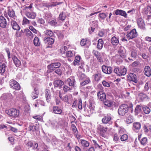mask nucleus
Returning a JSON list of instances; mask_svg holds the SVG:
<instances>
[{"label": "nucleus", "mask_w": 151, "mask_h": 151, "mask_svg": "<svg viewBox=\"0 0 151 151\" xmlns=\"http://www.w3.org/2000/svg\"><path fill=\"white\" fill-rule=\"evenodd\" d=\"M129 106L126 104L121 105L119 107L118 110V113L120 115L123 116L126 114L128 111Z\"/></svg>", "instance_id": "nucleus-1"}, {"label": "nucleus", "mask_w": 151, "mask_h": 151, "mask_svg": "<svg viewBox=\"0 0 151 151\" xmlns=\"http://www.w3.org/2000/svg\"><path fill=\"white\" fill-rule=\"evenodd\" d=\"M6 112L10 116L13 117H17L19 114V111L15 108H12L9 110H7Z\"/></svg>", "instance_id": "nucleus-2"}, {"label": "nucleus", "mask_w": 151, "mask_h": 151, "mask_svg": "<svg viewBox=\"0 0 151 151\" xmlns=\"http://www.w3.org/2000/svg\"><path fill=\"white\" fill-rule=\"evenodd\" d=\"M137 33L136 29H134L130 32H127L126 37L128 40H130L137 37Z\"/></svg>", "instance_id": "nucleus-3"}, {"label": "nucleus", "mask_w": 151, "mask_h": 151, "mask_svg": "<svg viewBox=\"0 0 151 151\" xmlns=\"http://www.w3.org/2000/svg\"><path fill=\"white\" fill-rule=\"evenodd\" d=\"M9 85L11 88L16 90H19L20 89V86L18 82L14 80H11L9 82Z\"/></svg>", "instance_id": "nucleus-4"}, {"label": "nucleus", "mask_w": 151, "mask_h": 151, "mask_svg": "<svg viewBox=\"0 0 151 151\" xmlns=\"http://www.w3.org/2000/svg\"><path fill=\"white\" fill-rule=\"evenodd\" d=\"M112 117L110 114H107L104 116L102 119V122L105 124L109 123V124L112 123Z\"/></svg>", "instance_id": "nucleus-5"}, {"label": "nucleus", "mask_w": 151, "mask_h": 151, "mask_svg": "<svg viewBox=\"0 0 151 151\" xmlns=\"http://www.w3.org/2000/svg\"><path fill=\"white\" fill-rule=\"evenodd\" d=\"M101 68L103 72L106 74H110L112 72V68L110 66H107L103 65L102 66Z\"/></svg>", "instance_id": "nucleus-6"}, {"label": "nucleus", "mask_w": 151, "mask_h": 151, "mask_svg": "<svg viewBox=\"0 0 151 151\" xmlns=\"http://www.w3.org/2000/svg\"><path fill=\"white\" fill-rule=\"evenodd\" d=\"M61 65V63L58 62L52 63L47 66V68L49 70L52 71L55 70V69L59 68Z\"/></svg>", "instance_id": "nucleus-7"}, {"label": "nucleus", "mask_w": 151, "mask_h": 151, "mask_svg": "<svg viewBox=\"0 0 151 151\" xmlns=\"http://www.w3.org/2000/svg\"><path fill=\"white\" fill-rule=\"evenodd\" d=\"M107 128L104 127L100 125H99L97 127V129L99 132L101 136L104 137L106 132Z\"/></svg>", "instance_id": "nucleus-8"}, {"label": "nucleus", "mask_w": 151, "mask_h": 151, "mask_svg": "<svg viewBox=\"0 0 151 151\" xmlns=\"http://www.w3.org/2000/svg\"><path fill=\"white\" fill-rule=\"evenodd\" d=\"M12 98V94L9 93H7L2 94L0 97V99L1 100H6L8 101H10Z\"/></svg>", "instance_id": "nucleus-9"}, {"label": "nucleus", "mask_w": 151, "mask_h": 151, "mask_svg": "<svg viewBox=\"0 0 151 151\" xmlns=\"http://www.w3.org/2000/svg\"><path fill=\"white\" fill-rule=\"evenodd\" d=\"M44 42L47 45H50L54 43V40L52 38L48 37H45L43 38Z\"/></svg>", "instance_id": "nucleus-10"}, {"label": "nucleus", "mask_w": 151, "mask_h": 151, "mask_svg": "<svg viewBox=\"0 0 151 151\" xmlns=\"http://www.w3.org/2000/svg\"><path fill=\"white\" fill-rule=\"evenodd\" d=\"M116 15H120L121 16L124 17L125 18H127V14L126 12L121 9H117L114 12Z\"/></svg>", "instance_id": "nucleus-11"}, {"label": "nucleus", "mask_w": 151, "mask_h": 151, "mask_svg": "<svg viewBox=\"0 0 151 151\" xmlns=\"http://www.w3.org/2000/svg\"><path fill=\"white\" fill-rule=\"evenodd\" d=\"M137 24L139 27L141 29H144L145 28V24L143 20L141 18H139L137 20Z\"/></svg>", "instance_id": "nucleus-12"}, {"label": "nucleus", "mask_w": 151, "mask_h": 151, "mask_svg": "<svg viewBox=\"0 0 151 151\" xmlns=\"http://www.w3.org/2000/svg\"><path fill=\"white\" fill-rule=\"evenodd\" d=\"M7 25V22L5 18L2 16H0V27L5 28Z\"/></svg>", "instance_id": "nucleus-13"}, {"label": "nucleus", "mask_w": 151, "mask_h": 151, "mask_svg": "<svg viewBox=\"0 0 151 151\" xmlns=\"http://www.w3.org/2000/svg\"><path fill=\"white\" fill-rule=\"evenodd\" d=\"M45 94L47 101L49 103L51 101V93L50 91L46 89L45 90Z\"/></svg>", "instance_id": "nucleus-14"}, {"label": "nucleus", "mask_w": 151, "mask_h": 151, "mask_svg": "<svg viewBox=\"0 0 151 151\" xmlns=\"http://www.w3.org/2000/svg\"><path fill=\"white\" fill-rule=\"evenodd\" d=\"M99 99L101 101H104L106 99V96L105 93L103 91H99L97 94Z\"/></svg>", "instance_id": "nucleus-15"}, {"label": "nucleus", "mask_w": 151, "mask_h": 151, "mask_svg": "<svg viewBox=\"0 0 151 151\" xmlns=\"http://www.w3.org/2000/svg\"><path fill=\"white\" fill-rule=\"evenodd\" d=\"M53 84L55 87H59L60 88H62L64 85V82L60 80H56L54 81Z\"/></svg>", "instance_id": "nucleus-16"}, {"label": "nucleus", "mask_w": 151, "mask_h": 151, "mask_svg": "<svg viewBox=\"0 0 151 151\" xmlns=\"http://www.w3.org/2000/svg\"><path fill=\"white\" fill-rule=\"evenodd\" d=\"M144 74L147 77L151 76V70L150 67L148 66H145L144 68Z\"/></svg>", "instance_id": "nucleus-17"}, {"label": "nucleus", "mask_w": 151, "mask_h": 151, "mask_svg": "<svg viewBox=\"0 0 151 151\" xmlns=\"http://www.w3.org/2000/svg\"><path fill=\"white\" fill-rule=\"evenodd\" d=\"M92 53L95 56L99 62H101L103 61L101 57L100 53L97 50H93L92 52Z\"/></svg>", "instance_id": "nucleus-18"}, {"label": "nucleus", "mask_w": 151, "mask_h": 151, "mask_svg": "<svg viewBox=\"0 0 151 151\" xmlns=\"http://www.w3.org/2000/svg\"><path fill=\"white\" fill-rule=\"evenodd\" d=\"M118 53L119 54L120 56L122 58H125V52L124 47L122 46H120L119 47L118 50Z\"/></svg>", "instance_id": "nucleus-19"}, {"label": "nucleus", "mask_w": 151, "mask_h": 151, "mask_svg": "<svg viewBox=\"0 0 151 151\" xmlns=\"http://www.w3.org/2000/svg\"><path fill=\"white\" fill-rule=\"evenodd\" d=\"M111 42L113 46L117 45L119 43V38L118 37H113L111 40Z\"/></svg>", "instance_id": "nucleus-20"}, {"label": "nucleus", "mask_w": 151, "mask_h": 151, "mask_svg": "<svg viewBox=\"0 0 151 151\" xmlns=\"http://www.w3.org/2000/svg\"><path fill=\"white\" fill-rule=\"evenodd\" d=\"M53 112L55 114H60L62 112V109L59 107L56 106H53L52 107Z\"/></svg>", "instance_id": "nucleus-21"}, {"label": "nucleus", "mask_w": 151, "mask_h": 151, "mask_svg": "<svg viewBox=\"0 0 151 151\" xmlns=\"http://www.w3.org/2000/svg\"><path fill=\"white\" fill-rule=\"evenodd\" d=\"M6 68L7 66L5 63L0 62V73L3 74L6 71Z\"/></svg>", "instance_id": "nucleus-22"}, {"label": "nucleus", "mask_w": 151, "mask_h": 151, "mask_svg": "<svg viewBox=\"0 0 151 151\" xmlns=\"http://www.w3.org/2000/svg\"><path fill=\"white\" fill-rule=\"evenodd\" d=\"M11 24L12 28L14 29L17 30H19L20 29V27L15 21L12 20Z\"/></svg>", "instance_id": "nucleus-23"}, {"label": "nucleus", "mask_w": 151, "mask_h": 151, "mask_svg": "<svg viewBox=\"0 0 151 151\" xmlns=\"http://www.w3.org/2000/svg\"><path fill=\"white\" fill-rule=\"evenodd\" d=\"M24 31L26 32V36L31 40L34 37V35L32 32L27 29H25Z\"/></svg>", "instance_id": "nucleus-24"}, {"label": "nucleus", "mask_w": 151, "mask_h": 151, "mask_svg": "<svg viewBox=\"0 0 151 151\" xmlns=\"http://www.w3.org/2000/svg\"><path fill=\"white\" fill-rule=\"evenodd\" d=\"M37 129V127L34 124L32 123L29 124L28 127V130L32 132H35Z\"/></svg>", "instance_id": "nucleus-25"}, {"label": "nucleus", "mask_w": 151, "mask_h": 151, "mask_svg": "<svg viewBox=\"0 0 151 151\" xmlns=\"http://www.w3.org/2000/svg\"><path fill=\"white\" fill-rule=\"evenodd\" d=\"M138 97L139 99L141 101H143L146 99H149V97L146 94L142 92H141L139 94Z\"/></svg>", "instance_id": "nucleus-26"}, {"label": "nucleus", "mask_w": 151, "mask_h": 151, "mask_svg": "<svg viewBox=\"0 0 151 151\" xmlns=\"http://www.w3.org/2000/svg\"><path fill=\"white\" fill-rule=\"evenodd\" d=\"M93 76L96 81H99L102 78V75L101 72H98L96 73L93 75Z\"/></svg>", "instance_id": "nucleus-27"}, {"label": "nucleus", "mask_w": 151, "mask_h": 151, "mask_svg": "<svg viewBox=\"0 0 151 151\" xmlns=\"http://www.w3.org/2000/svg\"><path fill=\"white\" fill-rule=\"evenodd\" d=\"M80 63L79 68L81 69H83L84 71H85L86 70H88V65H85L83 61L81 60Z\"/></svg>", "instance_id": "nucleus-28"}, {"label": "nucleus", "mask_w": 151, "mask_h": 151, "mask_svg": "<svg viewBox=\"0 0 151 151\" xmlns=\"http://www.w3.org/2000/svg\"><path fill=\"white\" fill-rule=\"evenodd\" d=\"M97 48L98 50H101L103 46L104 42L102 39H100L98 40Z\"/></svg>", "instance_id": "nucleus-29"}, {"label": "nucleus", "mask_w": 151, "mask_h": 151, "mask_svg": "<svg viewBox=\"0 0 151 151\" xmlns=\"http://www.w3.org/2000/svg\"><path fill=\"white\" fill-rule=\"evenodd\" d=\"M12 59L14 63L17 67H19L21 65L20 61L16 56L13 57Z\"/></svg>", "instance_id": "nucleus-30"}, {"label": "nucleus", "mask_w": 151, "mask_h": 151, "mask_svg": "<svg viewBox=\"0 0 151 151\" xmlns=\"http://www.w3.org/2000/svg\"><path fill=\"white\" fill-rule=\"evenodd\" d=\"M81 59V57L79 55H77L75 57V59L74 60L73 64L75 66L76 65H79L81 62L80 60Z\"/></svg>", "instance_id": "nucleus-31"}, {"label": "nucleus", "mask_w": 151, "mask_h": 151, "mask_svg": "<svg viewBox=\"0 0 151 151\" xmlns=\"http://www.w3.org/2000/svg\"><path fill=\"white\" fill-rule=\"evenodd\" d=\"M27 17L30 19H34L35 18L36 14L35 13L27 12L25 13Z\"/></svg>", "instance_id": "nucleus-32"}, {"label": "nucleus", "mask_w": 151, "mask_h": 151, "mask_svg": "<svg viewBox=\"0 0 151 151\" xmlns=\"http://www.w3.org/2000/svg\"><path fill=\"white\" fill-rule=\"evenodd\" d=\"M119 72L120 74L119 76H121L125 75L127 72L126 69L124 67H122L119 68Z\"/></svg>", "instance_id": "nucleus-33"}, {"label": "nucleus", "mask_w": 151, "mask_h": 151, "mask_svg": "<svg viewBox=\"0 0 151 151\" xmlns=\"http://www.w3.org/2000/svg\"><path fill=\"white\" fill-rule=\"evenodd\" d=\"M39 92L38 91V89L35 88L34 89L32 94L31 96L33 99H35L38 96Z\"/></svg>", "instance_id": "nucleus-34"}, {"label": "nucleus", "mask_w": 151, "mask_h": 151, "mask_svg": "<svg viewBox=\"0 0 151 151\" xmlns=\"http://www.w3.org/2000/svg\"><path fill=\"white\" fill-rule=\"evenodd\" d=\"M133 129L134 130H139L141 127V124L139 122H135L133 123Z\"/></svg>", "instance_id": "nucleus-35"}, {"label": "nucleus", "mask_w": 151, "mask_h": 151, "mask_svg": "<svg viewBox=\"0 0 151 151\" xmlns=\"http://www.w3.org/2000/svg\"><path fill=\"white\" fill-rule=\"evenodd\" d=\"M84 79H85L84 81L81 82V86H84L85 85L88 84L91 82L90 78L88 77H86Z\"/></svg>", "instance_id": "nucleus-36"}, {"label": "nucleus", "mask_w": 151, "mask_h": 151, "mask_svg": "<svg viewBox=\"0 0 151 151\" xmlns=\"http://www.w3.org/2000/svg\"><path fill=\"white\" fill-rule=\"evenodd\" d=\"M77 76L79 80H84L86 77H87L85 74L80 72H78L77 73Z\"/></svg>", "instance_id": "nucleus-37"}, {"label": "nucleus", "mask_w": 151, "mask_h": 151, "mask_svg": "<svg viewBox=\"0 0 151 151\" xmlns=\"http://www.w3.org/2000/svg\"><path fill=\"white\" fill-rule=\"evenodd\" d=\"M45 34L50 37H52L54 36V34L53 32L51 30L47 29L44 31Z\"/></svg>", "instance_id": "nucleus-38"}, {"label": "nucleus", "mask_w": 151, "mask_h": 151, "mask_svg": "<svg viewBox=\"0 0 151 151\" xmlns=\"http://www.w3.org/2000/svg\"><path fill=\"white\" fill-rule=\"evenodd\" d=\"M130 78V80L133 81L135 83H137V76L134 73H131L129 75Z\"/></svg>", "instance_id": "nucleus-39"}, {"label": "nucleus", "mask_w": 151, "mask_h": 151, "mask_svg": "<svg viewBox=\"0 0 151 151\" xmlns=\"http://www.w3.org/2000/svg\"><path fill=\"white\" fill-rule=\"evenodd\" d=\"M80 141L81 145L84 148L89 146V143L88 141L84 139H81Z\"/></svg>", "instance_id": "nucleus-40"}, {"label": "nucleus", "mask_w": 151, "mask_h": 151, "mask_svg": "<svg viewBox=\"0 0 151 151\" xmlns=\"http://www.w3.org/2000/svg\"><path fill=\"white\" fill-rule=\"evenodd\" d=\"M67 82L69 86H74L76 83V81L73 79L71 80L70 78H68L67 80Z\"/></svg>", "instance_id": "nucleus-41"}, {"label": "nucleus", "mask_w": 151, "mask_h": 151, "mask_svg": "<svg viewBox=\"0 0 151 151\" xmlns=\"http://www.w3.org/2000/svg\"><path fill=\"white\" fill-rule=\"evenodd\" d=\"M34 44L35 46H38L40 45V42L38 37H35L33 41Z\"/></svg>", "instance_id": "nucleus-42"}, {"label": "nucleus", "mask_w": 151, "mask_h": 151, "mask_svg": "<svg viewBox=\"0 0 151 151\" xmlns=\"http://www.w3.org/2000/svg\"><path fill=\"white\" fill-rule=\"evenodd\" d=\"M113 102L108 100L104 101V103L105 106L108 107H111L113 106Z\"/></svg>", "instance_id": "nucleus-43"}, {"label": "nucleus", "mask_w": 151, "mask_h": 151, "mask_svg": "<svg viewBox=\"0 0 151 151\" xmlns=\"http://www.w3.org/2000/svg\"><path fill=\"white\" fill-rule=\"evenodd\" d=\"M144 113L146 114H148L150 112V108L146 106H143L142 107Z\"/></svg>", "instance_id": "nucleus-44"}, {"label": "nucleus", "mask_w": 151, "mask_h": 151, "mask_svg": "<svg viewBox=\"0 0 151 151\" xmlns=\"http://www.w3.org/2000/svg\"><path fill=\"white\" fill-rule=\"evenodd\" d=\"M142 111V107L139 105H137L134 110V112L137 115Z\"/></svg>", "instance_id": "nucleus-45"}, {"label": "nucleus", "mask_w": 151, "mask_h": 151, "mask_svg": "<svg viewBox=\"0 0 151 151\" xmlns=\"http://www.w3.org/2000/svg\"><path fill=\"white\" fill-rule=\"evenodd\" d=\"M66 17L65 14L62 12L60 14L58 18L59 20L63 21L65 19Z\"/></svg>", "instance_id": "nucleus-46"}, {"label": "nucleus", "mask_w": 151, "mask_h": 151, "mask_svg": "<svg viewBox=\"0 0 151 151\" xmlns=\"http://www.w3.org/2000/svg\"><path fill=\"white\" fill-rule=\"evenodd\" d=\"M8 14L11 17H14L15 16L14 12L12 9H9L8 10Z\"/></svg>", "instance_id": "nucleus-47"}, {"label": "nucleus", "mask_w": 151, "mask_h": 151, "mask_svg": "<svg viewBox=\"0 0 151 151\" xmlns=\"http://www.w3.org/2000/svg\"><path fill=\"white\" fill-rule=\"evenodd\" d=\"M92 143L94 145L96 148H99L100 149H102V146L100 145L95 140H92Z\"/></svg>", "instance_id": "nucleus-48"}, {"label": "nucleus", "mask_w": 151, "mask_h": 151, "mask_svg": "<svg viewBox=\"0 0 151 151\" xmlns=\"http://www.w3.org/2000/svg\"><path fill=\"white\" fill-rule=\"evenodd\" d=\"M147 137H144L142 138L140 140L141 144L142 145H145L147 143Z\"/></svg>", "instance_id": "nucleus-49"}, {"label": "nucleus", "mask_w": 151, "mask_h": 151, "mask_svg": "<svg viewBox=\"0 0 151 151\" xmlns=\"http://www.w3.org/2000/svg\"><path fill=\"white\" fill-rule=\"evenodd\" d=\"M67 47L65 46H63L60 49V53L62 55H65V52L67 51Z\"/></svg>", "instance_id": "nucleus-50"}, {"label": "nucleus", "mask_w": 151, "mask_h": 151, "mask_svg": "<svg viewBox=\"0 0 151 151\" xmlns=\"http://www.w3.org/2000/svg\"><path fill=\"white\" fill-rule=\"evenodd\" d=\"M137 51L135 49H132L131 52V56L132 58H135L137 56Z\"/></svg>", "instance_id": "nucleus-51"}, {"label": "nucleus", "mask_w": 151, "mask_h": 151, "mask_svg": "<svg viewBox=\"0 0 151 151\" xmlns=\"http://www.w3.org/2000/svg\"><path fill=\"white\" fill-rule=\"evenodd\" d=\"M30 23L29 21L25 17H24L22 21L23 24H27Z\"/></svg>", "instance_id": "nucleus-52"}, {"label": "nucleus", "mask_w": 151, "mask_h": 151, "mask_svg": "<svg viewBox=\"0 0 151 151\" xmlns=\"http://www.w3.org/2000/svg\"><path fill=\"white\" fill-rule=\"evenodd\" d=\"M73 55V54L72 51H67L66 53L65 56H64V57L66 56L68 57H72Z\"/></svg>", "instance_id": "nucleus-53"}, {"label": "nucleus", "mask_w": 151, "mask_h": 151, "mask_svg": "<svg viewBox=\"0 0 151 151\" xmlns=\"http://www.w3.org/2000/svg\"><path fill=\"white\" fill-rule=\"evenodd\" d=\"M128 138V136L126 134L123 135L120 138V139L121 141H124L127 140Z\"/></svg>", "instance_id": "nucleus-54"}, {"label": "nucleus", "mask_w": 151, "mask_h": 151, "mask_svg": "<svg viewBox=\"0 0 151 151\" xmlns=\"http://www.w3.org/2000/svg\"><path fill=\"white\" fill-rule=\"evenodd\" d=\"M48 24L52 26H55L57 22L55 20H53L48 22Z\"/></svg>", "instance_id": "nucleus-55"}, {"label": "nucleus", "mask_w": 151, "mask_h": 151, "mask_svg": "<svg viewBox=\"0 0 151 151\" xmlns=\"http://www.w3.org/2000/svg\"><path fill=\"white\" fill-rule=\"evenodd\" d=\"M148 85L149 83L148 82H147L145 83L143 89L144 92H147L149 90V87Z\"/></svg>", "instance_id": "nucleus-56"}, {"label": "nucleus", "mask_w": 151, "mask_h": 151, "mask_svg": "<svg viewBox=\"0 0 151 151\" xmlns=\"http://www.w3.org/2000/svg\"><path fill=\"white\" fill-rule=\"evenodd\" d=\"M107 16V15L104 13H101L99 14V17L102 19H104Z\"/></svg>", "instance_id": "nucleus-57"}, {"label": "nucleus", "mask_w": 151, "mask_h": 151, "mask_svg": "<svg viewBox=\"0 0 151 151\" xmlns=\"http://www.w3.org/2000/svg\"><path fill=\"white\" fill-rule=\"evenodd\" d=\"M87 41V39H82L81 41V45L82 46H84L86 44Z\"/></svg>", "instance_id": "nucleus-58"}, {"label": "nucleus", "mask_w": 151, "mask_h": 151, "mask_svg": "<svg viewBox=\"0 0 151 151\" xmlns=\"http://www.w3.org/2000/svg\"><path fill=\"white\" fill-rule=\"evenodd\" d=\"M63 90L65 92H67L68 91H70L71 90L70 88L68 86L66 85H64L63 87Z\"/></svg>", "instance_id": "nucleus-59"}, {"label": "nucleus", "mask_w": 151, "mask_h": 151, "mask_svg": "<svg viewBox=\"0 0 151 151\" xmlns=\"http://www.w3.org/2000/svg\"><path fill=\"white\" fill-rule=\"evenodd\" d=\"M102 84L105 87H109L110 86L109 83L104 80L102 81Z\"/></svg>", "instance_id": "nucleus-60"}, {"label": "nucleus", "mask_w": 151, "mask_h": 151, "mask_svg": "<svg viewBox=\"0 0 151 151\" xmlns=\"http://www.w3.org/2000/svg\"><path fill=\"white\" fill-rule=\"evenodd\" d=\"M29 29L35 34L37 33V31L32 26H30L29 27Z\"/></svg>", "instance_id": "nucleus-61"}, {"label": "nucleus", "mask_w": 151, "mask_h": 151, "mask_svg": "<svg viewBox=\"0 0 151 151\" xmlns=\"http://www.w3.org/2000/svg\"><path fill=\"white\" fill-rule=\"evenodd\" d=\"M78 108L80 109H81L82 108V100L80 99H78Z\"/></svg>", "instance_id": "nucleus-62"}, {"label": "nucleus", "mask_w": 151, "mask_h": 151, "mask_svg": "<svg viewBox=\"0 0 151 151\" xmlns=\"http://www.w3.org/2000/svg\"><path fill=\"white\" fill-rule=\"evenodd\" d=\"M55 72L59 76H61L62 73L61 70L59 68L58 69L56 70L55 71Z\"/></svg>", "instance_id": "nucleus-63"}, {"label": "nucleus", "mask_w": 151, "mask_h": 151, "mask_svg": "<svg viewBox=\"0 0 151 151\" xmlns=\"http://www.w3.org/2000/svg\"><path fill=\"white\" fill-rule=\"evenodd\" d=\"M126 122L127 124H129L132 122V119H131V117L129 116L126 119Z\"/></svg>", "instance_id": "nucleus-64"}]
</instances>
